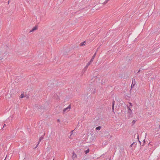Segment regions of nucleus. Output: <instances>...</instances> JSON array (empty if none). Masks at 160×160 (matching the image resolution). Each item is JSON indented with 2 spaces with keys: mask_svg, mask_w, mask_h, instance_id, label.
<instances>
[{
  "mask_svg": "<svg viewBox=\"0 0 160 160\" xmlns=\"http://www.w3.org/2000/svg\"><path fill=\"white\" fill-rule=\"evenodd\" d=\"M71 108V105H69L67 108H64L63 110V113H64L65 111H68L70 110V109Z\"/></svg>",
  "mask_w": 160,
  "mask_h": 160,
  "instance_id": "nucleus-1",
  "label": "nucleus"
},
{
  "mask_svg": "<svg viewBox=\"0 0 160 160\" xmlns=\"http://www.w3.org/2000/svg\"><path fill=\"white\" fill-rule=\"evenodd\" d=\"M38 25H36L35 26L33 27L32 30H31L29 32H33L34 31L38 29Z\"/></svg>",
  "mask_w": 160,
  "mask_h": 160,
  "instance_id": "nucleus-2",
  "label": "nucleus"
},
{
  "mask_svg": "<svg viewBox=\"0 0 160 160\" xmlns=\"http://www.w3.org/2000/svg\"><path fill=\"white\" fill-rule=\"evenodd\" d=\"M128 113L130 115L132 113V112L131 109H130V107H128Z\"/></svg>",
  "mask_w": 160,
  "mask_h": 160,
  "instance_id": "nucleus-3",
  "label": "nucleus"
},
{
  "mask_svg": "<svg viewBox=\"0 0 160 160\" xmlns=\"http://www.w3.org/2000/svg\"><path fill=\"white\" fill-rule=\"evenodd\" d=\"M138 141L139 143H140L141 145L142 146H143L144 145V144H145V140L144 139L143 140V143H142V144H141V142L139 140L138 136Z\"/></svg>",
  "mask_w": 160,
  "mask_h": 160,
  "instance_id": "nucleus-4",
  "label": "nucleus"
},
{
  "mask_svg": "<svg viewBox=\"0 0 160 160\" xmlns=\"http://www.w3.org/2000/svg\"><path fill=\"white\" fill-rule=\"evenodd\" d=\"M72 154V158L74 160L75 158H76L77 155L74 152H73Z\"/></svg>",
  "mask_w": 160,
  "mask_h": 160,
  "instance_id": "nucleus-5",
  "label": "nucleus"
},
{
  "mask_svg": "<svg viewBox=\"0 0 160 160\" xmlns=\"http://www.w3.org/2000/svg\"><path fill=\"white\" fill-rule=\"evenodd\" d=\"M43 137L42 136L40 137V138H39V140L38 143V144L36 146V147H35V148H36L37 147V146H38V145L39 144L40 142L43 139Z\"/></svg>",
  "mask_w": 160,
  "mask_h": 160,
  "instance_id": "nucleus-6",
  "label": "nucleus"
},
{
  "mask_svg": "<svg viewBox=\"0 0 160 160\" xmlns=\"http://www.w3.org/2000/svg\"><path fill=\"white\" fill-rule=\"evenodd\" d=\"M96 54V52H95V53L92 56V57L91 58V60H90V62H92V61H93V59L95 56Z\"/></svg>",
  "mask_w": 160,
  "mask_h": 160,
  "instance_id": "nucleus-7",
  "label": "nucleus"
},
{
  "mask_svg": "<svg viewBox=\"0 0 160 160\" xmlns=\"http://www.w3.org/2000/svg\"><path fill=\"white\" fill-rule=\"evenodd\" d=\"M114 104H115V101L113 100V101H112V110L113 111L114 109Z\"/></svg>",
  "mask_w": 160,
  "mask_h": 160,
  "instance_id": "nucleus-8",
  "label": "nucleus"
},
{
  "mask_svg": "<svg viewBox=\"0 0 160 160\" xmlns=\"http://www.w3.org/2000/svg\"><path fill=\"white\" fill-rule=\"evenodd\" d=\"M51 157V154L50 153H49L48 154L46 158V160H49V159L50 158V157Z\"/></svg>",
  "mask_w": 160,
  "mask_h": 160,
  "instance_id": "nucleus-9",
  "label": "nucleus"
},
{
  "mask_svg": "<svg viewBox=\"0 0 160 160\" xmlns=\"http://www.w3.org/2000/svg\"><path fill=\"white\" fill-rule=\"evenodd\" d=\"M88 68V67L86 66L83 69L82 72H85L87 70Z\"/></svg>",
  "mask_w": 160,
  "mask_h": 160,
  "instance_id": "nucleus-10",
  "label": "nucleus"
},
{
  "mask_svg": "<svg viewBox=\"0 0 160 160\" xmlns=\"http://www.w3.org/2000/svg\"><path fill=\"white\" fill-rule=\"evenodd\" d=\"M86 43V41H84L82 42L80 44V46H83L84 45H85V43Z\"/></svg>",
  "mask_w": 160,
  "mask_h": 160,
  "instance_id": "nucleus-11",
  "label": "nucleus"
},
{
  "mask_svg": "<svg viewBox=\"0 0 160 160\" xmlns=\"http://www.w3.org/2000/svg\"><path fill=\"white\" fill-rule=\"evenodd\" d=\"M101 128H102L101 126H98L96 128L95 130H100Z\"/></svg>",
  "mask_w": 160,
  "mask_h": 160,
  "instance_id": "nucleus-12",
  "label": "nucleus"
},
{
  "mask_svg": "<svg viewBox=\"0 0 160 160\" xmlns=\"http://www.w3.org/2000/svg\"><path fill=\"white\" fill-rule=\"evenodd\" d=\"M91 62H90V61L88 62L86 66L88 67V66L90 65Z\"/></svg>",
  "mask_w": 160,
  "mask_h": 160,
  "instance_id": "nucleus-13",
  "label": "nucleus"
},
{
  "mask_svg": "<svg viewBox=\"0 0 160 160\" xmlns=\"http://www.w3.org/2000/svg\"><path fill=\"white\" fill-rule=\"evenodd\" d=\"M85 153L86 154H87V153H88L89 152V149H88L87 150L85 151Z\"/></svg>",
  "mask_w": 160,
  "mask_h": 160,
  "instance_id": "nucleus-14",
  "label": "nucleus"
},
{
  "mask_svg": "<svg viewBox=\"0 0 160 160\" xmlns=\"http://www.w3.org/2000/svg\"><path fill=\"white\" fill-rule=\"evenodd\" d=\"M112 137V136H111L110 134H108V138H111Z\"/></svg>",
  "mask_w": 160,
  "mask_h": 160,
  "instance_id": "nucleus-15",
  "label": "nucleus"
},
{
  "mask_svg": "<svg viewBox=\"0 0 160 160\" xmlns=\"http://www.w3.org/2000/svg\"><path fill=\"white\" fill-rule=\"evenodd\" d=\"M109 0H106V1H105L103 3H104V4H106V3H107L108 2V1Z\"/></svg>",
  "mask_w": 160,
  "mask_h": 160,
  "instance_id": "nucleus-16",
  "label": "nucleus"
},
{
  "mask_svg": "<svg viewBox=\"0 0 160 160\" xmlns=\"http://www.w3.org/2000/svg\"><path fill=\"white\" fill-rule=\"evenodd\" d=\"M20 97L21 98H23L24 97V95L23 94H21L20 96Z\"/></svg>",
  "mask_w": 160,
  "mask_h": 160,
  "instance_id": "nucleus-17",
  "label": "nucleus"
},
{
  "mask_svg": "<svg viewBox=\"0 0 160 160\" xmlns=\"http://www.w3.org/2000/svg\"><path fill=\"white\" fill-rule=\"evenodd\" d=\"M134 143H135L134 142H133L132 143V144H131L130 145V147H132V145H133Z\"/></svg>",
  "mask_w": 160,
  "mask_h": 160,
  "instance_id": "nucleus-18",
  "label": "nucleus"
},
{
  "mask_svg": "<svg viewBox=\"0 0 160 160\" xmlns=\"http://www.w3.org/2000/svg\"><path fill=\"white\" fill-rule=\"evenodd\" d=\"M6 124H4L3 126V128H2V129H3L4 128V127L6 126Z\"/></svg>",
  "mask_w": 160,
  "mask_h": 160,
  "instance_id": "nucleus-19",
  "label": "nucleus"
},
{
  "mask_svg": "<svg viewBox=\"0 0 160 160\" xmlns=\"http://www.w3.org/2000/svg\"><path fill=\"white\" fill-rule=\"evenodd\" d=\"M135 120H133L132 121V123H135Z\"/></svg>",
  "mask_w": 160,
  "mask_h": 160,
  "instance_id": "nucleus-20",
  "label": "nucleus"
},
{
  "mask_svg": "<svg viewBox=\"0 0 160 160\" xmlns=\"http://www.w3.org/2000/svg\"><path fill=\"white\" fill-rule=\"evenodd\" d=\"M133 80H132V85L131 86V88H132V85L133 83Z\"/></svg>",
  "mask_w": 160,
  "mask_h": 160,
  "instance_id": "nucleus-21",
  "label": "nucleus"
},
{
  "mask_svg": "<svg viewBox=\"0 0 160 160\" xmlns=\"http://www.w3.org/2000/svg\"><path fill=\"white\" fill-rule=\"evenodd\" d=\"M57 121H58V122H60V119H58L57 120Z\"/></svg>",
  "mask_w": 160,
  "mask_h": 160,
  "instance_id": "nucleus-22",
  "label": "nucleus"
},
{
  "mask_svg": "<svg viewBox=\"0 0 160 160\" xmlns=\"http://www.w3.org/2000/svg\"><path fill=\"white\" fill-rule=\"evenodd\" d=\"M130 104L131 106H132V104L131 103H130Z\"/></svg>",
  "mask_w": 160,
  "mask_h": 160,
  "instance_id": "nucleus-23",
  "label": "nucleus"
},
{
  "mask_svg": "<svg viewBox=\"0 0 160 160\" xmlns=\"http://www.w3.org/2000/svg\"><path fill=\"white\" fill-rule=\"evenodd\" d=\"M2 59V58L1 57H0V60Z\"/></svg>",
  "mask_w": 160,
  "mask_h": 160,
  "instance_id": "nucleus-24",
  "label": "nucleus"
},
{
  "mask_svg": "<svg viewBox=\"0 0 160 160\" xmlns=\"http://www.w3.org/2000/svg\"><path fill=\"white\" fill-rule=\"evenodd\" d=\"M10 2V0H9L8 1V4Z\"/></svg>",
  "mask_w": 160,
  "mask_h": 160,
  "instance_id": "nucleus-25",
  "label": "nucleus"
},
{
  "mask_svg": "<svg viewBox=\"0 0 160 160\" xmlns=\"http://www.w3.org/2000/svg\"><path fill=\"white\" fill-rule=\"evenodd\" d=\"M140 70H139V71H138V72H140Z\"/></svg>",
  "mask_w": 160,
  "mask_h": 160,
  "instance_id": "nucleus-26",
  "label": "nucleus"
},
{
  "mask_svg": "<svg viewBox=\"0 0 160 160\" xmlns=\"http://www.w3.org/2000/svg\"><path fill=\"white\" fill-rule=\"evenodd\" d=\"M6 158H7V157H6L5 158V159H4V160H5V159H6Z\"/></svg>",
  "mask_w": 160,
  "mask_h": 160,
  "instance_id": "nucleus-27",
  "label": "nucleus"
},
{
  "mask_svg": "<svg viewBox=\"0 0 160 160\" xmlns=\"http://www.w3.org/2000/svg\"><path fill=\"white\" fill-rule=\"evenodd\" d=\"M53 160H54V158H53Z\"/></svg>",
  "mask_w": 160,
  "mask_h": 160,
  "instance_id": "nucleus-28",
  "label": "nucleus"
},
{
  "mask_svg": "<svg viewBox=\"0 0 160 160\" xmlns=\"http://www.w3.org/2000/svg\"><path fill=\"white\" fill-rule=\"evenodd\" d=\"M60 111H61V109H60Z\"/></svg>",
  "mask_w": 160,
  "mask_h": 160,
  "instance_id": "nucleus-29",
  "label": "nucleus"
},
{
  "mask_svg": "<svg viewBox=\"0 0 160 160\" xmlns=\"http://www.w3.org/2000/svg\"><path fill=\"white\" fill-rule=\"evenodd\" d=\"M134 85V84L133 85V86Z\"/></svg>",
  "mask_w": 160,
  "mask_h": 160,
  "instance_id": "nucleus-30",
  "label": "nucleus"
}]
</instances>
